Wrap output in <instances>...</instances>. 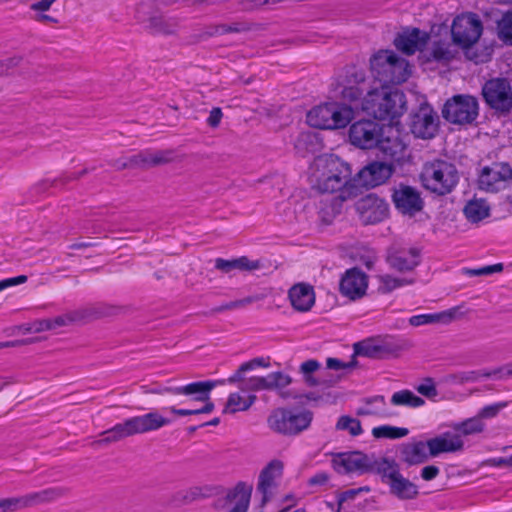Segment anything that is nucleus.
I'll return each mask as SVG.
<instances>
[{
	"label": "nucleus",
	"instance_id": "nucleus-56",
	"mask_svg": "<svg viewBox=\"0 0 512 512\" xmlns=\"http://www.w3.org/2000/svg\"><path fill=\"white\" fill-rule=\"evenodd\" d=\"M416 390L423 396L431 399L438 395L437 388L432 378H426L423 383L416 387Z\"/></svg>",
	"mask_w": 512,
	"mask_h": 512
},
{
	"label": "nucleus",
	"instance_id": "nucleus-26",
	"mask_svg": "<svg viewBox=\"0 0 512 512\" xmlns=\"http://www.w3.org/2000/svg\"><path fill=\"white\" fill-rule=\"evenodd\" d=\"M289 300L293 308L300 312L309 311L315 303V293L311 285L298 283L289 289Z\"/></svg>",
	"mask_w": 512,
	"mask_h": 512
},
{
	"label": "nucleus",
	"instance_id": "nucleus-42",
	"mask_svg": "<svg viewBox=\"0 0 512 512\" xmlns=\"http://www.w3.org/2000/svg\"><path fill=\"white\" fill-rule=\"evenodd\" d=\"M466 218L473 223H477L489 215V206L482 199L469 201L464 207Z\"/></svg>",
	"mask_w": 512,
	"mask_h": 512
},
{
	"label": "nucleus",
	"instance_id": "nucleus-29",
	"mask_svg": "<svg viewBox=\"0 0 512 512\" xmlns=\"http://www.w3.org/2000/svg\"><path fill=\"white\" fill-rule=\"evenodd\" d=\"M368 473H374L381 477L383 483L388 484L397 477L400 472V465L394 458L380 457L377 458L372 454L370 468Z\"/></svg>",
	"mask_w": 512,
	"mask_h": 512
},
{
	"label": "nucleus",
	"instance_id": "nucleus-40",
	"mask_svg": "<svg viewBox=\"0 0 512 512\" xmlns=\"http://www.w3.org/2000/svg\"><path fill=\"white\" fill-rule=\"evenodd\" d=\"M377 340L379 342V346L381 347V351L384 358H387L389 356H395L400 351H403L409 347V343L407 340L394 336L387 335Z\"/></svg>",
	"mask_w": 512,
	"mask_h": 512
},
{
	"label": "nucleus",
	"instance_id": "nucleus-58",
	"mask_svg": "<svg viewBox=\"0 0 512 512\" xmlns=\"http://www.w3.org/2000/svg\"><path fill=\"white\" fill-rule=\"evenodd\" d=\"M220 35L228 33H240L249 30V26L246 23H231V24H219Z\"/></svg>",
	"mask_w": 512,
	"mask_h": 512
},
{
	"label": "nucleus",
	"instance_id": "nucleus-43",
	"mask_svg": "<svg viewBox=\"0 0 512 512\" xmlns=\"http://www.w3.org/2000/svg\"><path fill=\"white\" fill-rule=\"evenodd\" d=\"M484 427V423L478 416L454 423L452 425L453 430L456 432L455 434H459L460 438H462V436H470L481 433L484 430Z\"/></svg>",
	"mask_w": 512,
	"mask_h": 512
},
{
	"label": "nucleus",
	"instance_id": "nucleus-55",
	"mask_svg": "<svg viewBox=\"0 0 512 512\" xmlns=\"http://www.w3.org/2000/svg\"><path fill=\"white\" fill-rule=\"evenodd\" d=\"M381 283L383 285V289L385 292H391L396 288H399L404 285H409L413 283L412 279L406 278H395L390 275H384L381 277Z\"/></svg>",
	"mask_w": 512,
	"mask_h": 512
},
{
	"label": "nucleus",
	"instance_id": "nucleus-38",
	"mask_svg": "<svg viewBox=\"0 0 512 512\" xmlns=\"http://www.w3.org/2000/svg\"><path fill=\"white\" fill-rule=\"evenodd\" d=\"M457 54V51L452 48V45L446 41H434L431 45L428 60L438 63L447 64L452 61Z\"/></svg>",
	"mask_w": 512,
	"mask_h": 512
},
{
	"label": "nucleus",
	"instance_id": "nucleus-49",
	"mask_svg": "<svg viewBox=\"0 0 512 512\" xmlns=\"http://www.w3.org/2000/svg\"><path fill=\"white\" fill-rule=\"evenodd\" d=\"M335 429L337 431H347L352 437H357L363 433L360 420L349 415H342L338 418Z\"/></svg>",
	"mask_w": 512,
	"mask_h": 512
},
{
	"label": "nucleus",
	"instance_id": "nucleus-39",
	"mask_svg": "<svg viewBox=\"0 0 512 512\" xmlns=\"http://www.w3.org/2000/svg\"><path fill=\"white\" fill-rule=\"evenodd\" d=\"M355 356H363L371 359H382L383 354L381 351V347L379 346V342L375 338H368L359 342L354 343L353 345Z\"/></svg>",
	"mask_w": 512,
	"mask_h": 512
},
{
	"label": "nucleus",
	"instance_id": "nucleus-44",
	"mask_svg": "<svg viewBox=\"0 0 512 512\" xmlns=\"http://www.w3.org/2000/svg\"><path fill=\"white\" fill-rule=\"evenodd\" d=\"M390 401L391 404L395 406H407L412 408L421 407L425 404L423 398L406 389L395 392Z\"/></svg>",
	"mask_w": 512,
	"mask_h": 512
},
{
	"label": "nucleus",
	"instance_id": "nucleus-4",
	"mask_svg": "<svg viewBox=\"0 0 512 512\" xmlns=\"http://www.w3.org/2000/svg\"><path fill=\"white\" fill-rule=\"evenodd\" d=\"M406 96L398 90L372 89L362 102V110L379 120H394L406 111Z\"/></svg>",
	"mask_w": 512,
	"mask_h": 512
},
{
	"label": "nucleus",
	"instance_id": "nucleus-36",
	"mask_svg": "<svg viewBox=\"0 0 512 512\" xmlns=\"http://www.w3.org/2000/svg\"><path fill=\"white\" fill-rule=\"evenodd\" d=\"M456 314L455 309H450L446 311H442L439 313H430V314H419L414 315L409 318V324L418 327L422 325L432 324V323H450Z\"/></svg>",
	"mask_w": 512,
	"mask_h": 512
},
{
	"label": "nucleus",
	"instance_id": "nucleus-30",
	"mask_svg": "<svg viewBox=\"0 0 512 512\" xmlns=\"http://www.w3.org/2000/svg\"><path fill=\"white\" fill-rule=\"evenodd\" d=\"M387 262L399 272L411 271L420 263V252L416 248L396 251L388 255Z\"/></svg>",
	"mask_w": 512,
	"mask_h": 512
},
{
	"label": "nucleus",
	"instance_id": "nucleus-2",
	"mask_svg": "<svg viewBox=\"0 0 512 512\" xmlns=\"http://www.w3.org/2000/svg\"><path fill=\"white\" fill-rule=\"evenodd\" d=\"M420 180L426 190L437 196H445L454 191L460 175L454 163L435 159L423 165Z\"/></svg>",
	"mask_w": 512,
	"mask_h": 512
},
{
	"label": "nucleus",
	"instance_id": "nucleus-60",
	"mask_svg": "<svg viewBox=\"0 0 512 512\" xmlns=\"http://www.w3.org/2000/svg\"><path fill=\"white\" fill-rule=\"evenodd\" d=\"M216 35H220L218 25L208 27L206 30L202 31L201 33L192 36V40L190 41V43H193V44L198 43V42L207 40L210 37H214Z\"/></svg>",
	"mask_w": 512,
	"mask_h": 512
},
{
	"label": "nucleus",
	"instance_id": "nucleus-61",
	"mask_svg": "<svg viewBox=\"0 0 512 512\" xmlns=\"http://www.w3.org/2000/svg\"><path fill=\"white\" fill-rule=\"evenodd\" d=\"M252 302H253V298L252 297H246V298L241 299V300L231 301V302H228L226 304H223V305L215 308L214 311L222 312V311H225V310H232V309L243 307V306H245L247 304H250Z\"/></svg>",
	"mask_w": 512,
	"mask_h": 512
},
{
	"label": "nucleus",
	"instance_id": "nucleus-59",
	"mask_svg": "<svg viewBox=\"0 0 512 512\" xmlns=\"http://www.w3.org/2000/svg\"><path fill=\"white\" fill-rule=\"evenodd\" d=\"M506 405V403H496L492 405H487L480 410L478 417L481 420L483 418H492L496 416L502 408L506 407Z\"/></svg>",
	"mask_w": 512,
	"mask_h": 512
},
{
	"label": "nucleus",
	"instance_id": "nucleus-24",
	"mask_svg": "<svg viewBox=\"0 0 512 512\" xmlns=\"http://www.w3.org/2000/svg\"><path fill=\"white\" fill-rule=\"evenodd\" d=\"M429 34L419 28L405 30L394 39L395 47L406 55H413L416 51H422L427 45Z\"/></svg>",
	"mask_w": 512,
	"mask_h": 512
},
{
	"label": "nucleus",
	"instance_id": "nucleus-28",
	"mask_svg": "<svg viewBox=\"0 0 512 512\" xmlns=\"http://www.w3.org/2000/svg\"><path fill=\"white\" fill-rule=\"evenodd\" d=\"M427 450L428 447L424 441L403 443L399 449L400 459L408 466L419 465L429 459L430 455Z\"/></svg>",
	"mask_w": 512,
	"mask_h": 512
},
{
	"label": "nucleus",
	"instance_id": "nucleus-1",
	"mask_svg": "<svg viewBox=\"0 0 512 512\" xmlns=\"http://www.w3.org/2000/svg\"><path fill=\"white\" fill-rule=\"evenodd\" d=\"M319 162L323 163L325 169L317 183L321 193L338 192V198L343 201L358 195L355 177H351L352 172L347 163L334 155L320 159Z\"/></svg>",
	"mask_w": 512,
	"mask_h": 512
},
{
	"label": "nucleus",
	"instance_id": "nucleus-15",
	"mask_svg": "<svg viewBox=\"0 0 512 512\" xmlns=\"http://www.w3.org/2000/svg\"><path fill=\"white\" fill-rule=\"evenodd\" d=\"M384 134V128L373 120L362 119L354 122L349 128V140L360 149L375 148Z\"/></svg>",
	"mask_w": 512,
	"mask_h": 512
},
{
	"label": "nucleus",
	"instance_id": "nucleus-19",
	"mask_svg": "<svg viewBox=\"0 0 512 512\" xmlns=\"http://www.w3.org/2000/svg\"><path fill=\"white\" fill-rule=\"evenodd\" d=\"M394 172L391 163L374 161L363 167L355 176L358 194L363 187H376L385 183Z\"/></svg>",
	"mask_w": 512,
	"mask_h": 512
},
{
	"label": "nucleus",
	"instance_id": "nucleus-47",
	"mask_svg": "<svg viewBox=\"0 0 512 512\" xmlns=\"http://www.w3.org/2000/svg\"><path fill=\"white\" fill-rule=\"evenodd\" d=\"M408 434L409 430L407 428L391 425H381L372 429V436L376 439H400Z\"/></svg>",
	"mask_w": 512,
	"mask_h": 512
},
{
	"label": "nucleus",
	"instance_id": "nucleus-37",
	"mask_svg": "<svg viewBox=\"0 0 512 512\" xmlns=\"http://www.w3.org/2000/svg\"><path fill=\"white\" fill-rule=\"evenodd\" d=\"M331 102L318 105L307 113V123L315 128L330 129Z\"/></svg>",
	"mask_w": 512,
	"mask_h": 512
},
{
	"label": "nucleus",
	"instance_id": "nucleus-21",
	"mask_svg": "<svg viewBox=\"0 0 512 512\" xmlns=\"http://www.w3.org/2000/svg\"><path fill=\"white\" fill-rule=\"evenodd\" d=\"M367 287V275L356 267L348 269L342 276L339 284L340 293L350 300L362 298L366 293Z\"/></svg>",
	"mask_w": 512,
	"mask_h": 512
},
{
	"label": "nucleus",
	"instance_id": "nucleus-54",
	"mask_svg": "<svg viewBox=\"0 0 512 512\" xmlns=\"http://www.w3.org/2000/svg\"><path fill=\"white\" fill-rule=\"evenodd\" d=\"M235 384L243 392L261 391L260 377L257 376L246 377L245 373H241V379L237 380Z\"/></svg>",
	"mask_w": 512,
	"mask_h": 512
},
{
	"label": "nucleus",
	"instance_id": "nucleus-14",
	"mask_svg": "<svg viewBox=\"0 0 512 512\" xmlns=\"http://www.w3.org/2000/svg\"><path fill=\"white\" fill-rule=\"evenodd\" d=\"M391 198L396 210L410 217L421 212L425 204L421 192L416 187L404 183L393 187Z\"/></svg>",
	"mask_w": 512,
	"mask_h": 512
},
{
	"label": "nucleus",
	"instance_id": "nucleus-57",
	"mask_svg": "<svg viewBox=\"0 0 512 512\" xmlns=\"http://www.w3.org/2000/svg\"><path fill=\"white\" fill-rule=\"evenodd\" d=\"M358 364L356 359H352L349 362H343L337 358H327L326 360V367L331 370H344V369H352L356 367Z\"/></svg>",
	"mask_w": 512,
	"mask_h": 512
},
{
	"label": "nucleus",
	"instance_id": "nucleus-34",
	"mask_svg": "<svg viewBox=\"0 0 512 512\" xmlns=\"http://www.w3.org/2000/svg\"><path fill=\"white\" fill-rule=\"evenodd\" d=\"M320 368V363L317 360L310 359L303 362L300 366V372L303 374L306 384L310 387L325 385L331 387L337 383L339 377L330 379L315 378L311 374Z\"/></svg>",
	"mask_w": 512,
	"mask_h": 512
},
{
	"label": "nucleus",
	"instance_id": "nucleus-35",
	"mask_svg": "<svg viewBox=\"0 0 512 512\" xmlns=\"http://www.w3.org/2000/svg\"><path fill=\"white\" fill-rule=\"evenodd\" d=\"M354 112L350 106L331 102L330 129H340L346 127L353 119Z\"/></svg>",
	"mask_w": 512,
	"mask_h": 512
},
{
	"label": "nucleus",
	"instance_id": "nucleus-25",
	"mask_svg": "<svg viewBox=\"0 0 512 512\" xmlns=\"http://www.w3.org/2000/svg\"><path fill=\"white\" fill-rule=\"evenodd\" d=\"M426 444L430 457L461 451L464 448V442L460 435L449 431L427 440Z\"/></svg>",
	"mask_w": 512,
	"mask_h": 512
},
{
	"label": "nucleus",
	"instance_id": "nucleus-13",
	"mask_svg": "<svg viewBox=\"0 0 512 512\" xmlns=\"http://www.w3.org/2000/svg\"><path fill=\"white\" fill-rule=\"evenodd\" d=\"M152 5L150 3H140L136 7L135 18L139 22H147L145 28L151 34H161L165 36L175 35L180 27V19L177 17H163L150 15Z\"/></svg>",
	"mask_w": 512,
	"mask_h": 512
},
{
	"label": "nucleus",
	"instance_id": "nucleus-11",
	"mask_svg": "<svg viewBox=\"0 0 512 512\" xmlns=\"http://www.w3.org/2000/svg\"><path fill=\"white\" fill-rule=\"evenodd\" d=\"M512 183V167L506 162H495L484 166L478 175L480 190L497 193Z\"/></svg>",
	"mask_w": 512,
	"mask_h": 512
},
{
	"label": "nucleus",
	"instance_id": "nucleus-33",
	"mask_svg": "<svg viewBox=\"0 0 512 512\" xmlns=\"http://www.w3.org/2000/svg\"><path fill=\"white\" fill-rule=\"evenodd\" d=\"M261 266L259 260L252 261L246 256L230 260L223 258H217L215 260V268L223 273H230L232 270L253 271L261 268Z\"/></svg>",
	"mask_w": 512,
	"mask_h": 512
},
{
	"label": "nucleus",
	"instance_id": "nucleus-48",
	"mask_svg": "<svg viewBox=\"0 0 512 512\" xmlns=\"http://www.w3.org/2000/svg\"><path fill=\"white\" fill-rule=\"evenodd\" d=\"M270 366L269 358L265 359L263 357L253 358L250 361L242 363L239 368L232 374L226 381L229 384L236 383L237 380L241 379V373H246L251 371L257 367L268 368Z\"/></svg>",
	"mask_w": 512,
	"mask_h": 512
},
{
	"label": "nucleus",
	"instance_id": "nucleus-12",
	"mask_svg": "<svg viewBox=\"0 0 512 512\" xmlns=\"http://www.w3.org/2000/svg\"><path fill=\"white\" fill-rule=\"evenodd\" d=\"M482 95L490 108L506 114L512 109V90L510 82L505 78L488 80L483 88Z\"/></svg>",
	"mask_w": 512,
	"mask_h": 512
},
{
	"label": "nucleus",
	"instance_id": "nucleus-23",
	"mask_svg": "<svg viewBox=\"0 0 512 512\" xmlns=\"http://www.w3.org/2000/svg\"><path fill=\"white\" fill-rule=\"evenodd\" d=\"M376 147L393 162L401 164L406 157L407 145L397 130L389 128L387 134L384 132Z\"/></svg>",
	"mask_w": 512,
	"mask_h": 512
},
{
	"label": "nucleus",
	"instance_id": "nucleus-27",
	"mask_svg": "<svg viewBox=\"0 0 512 512\" xmlns=\"http://www.w3.org/2000/svg\"><path fill=\"white\" fill-rule=\"evenodd\" d=\"M283 463L280 460L270 461L260 472L257 490L262 494V505L269 500V490L274 485L276 477L281 476Z\"/></svg>",
	"mask_w": 512,
	"mask_h": 512
},
{
	"label": "nucleus",
	"instance_id": "nucleus-64",
	"mask_svg": "<svg viewBox=\"0 0 512 512\" xmlns=\"http://www.w3.org/2000/svg\"><path fill=\"white\" fill-rule=\"evenodd\" d=\"M117 308L108 305H98L92 309V314L96 317L111 316L117 313Z\"/></svg>",
	"mask_w": 512,
	"mask_h": 512
},
{
	"label": "nucleus",
	"instance_id": "nucleus-10",
	"mask_svg": "<svg viewBox=\"0 0 512 512\" xmlns=\"http://www.w3.org/2000/svg\"><path fill=\"white\" fill-rule=\"evenodd\" d=\"M66 493L63 487H51L19 497L0 499V512H15L28 507L52 502Z\"/></svg>",
	"mask_w": 512,
	"mask_h": 512
},
{
	"label": "nucleus",
	"instance_id": "nucleus-41",
	"mask_svg": "<svg viewBox=\"0 0 512 512\" xmlns=\"http://www.w3.org/2000/svg\"><path fill=\"white\" fill-rule=\"evenodd\" d=\"M261 391L262 390H282L291 384L292 379L289 375L283 372L276 371L269 373L265 377H260Z\"/></svg>",
	"mask_w": 512,
	"mask_h": 512
},
{
	"label": "nucleus",
	"instance_id": "nucleus-17",
	"mask_svg": "<svg viewBox=\"0 0 512 512\" xmlns=\"http://www.w3.org/2000/svg\"><path fill=\"white\" fill-rule=\"evenodd\" d=\"M371 92L372 89L363 70L351 67L346 71L341 91L343 100L350 103L360 102L362 104L365 96H368V93Z\"/></svg>",
	"mask_w": 512,
	"mask_h": 512
},
{
	"label": "nucleus",
	"instance_id": "nucleus-63",
	"mask_svg": "<svg viewBox=\"0 0 512 512\" xmlns=\"http://www.w3.org/2000/svg\"><path fill=\"white\" fill-rule=\"evenodd\" d=\"M48 330H53V326L50 323L49 319L37 320L34 323H32L29 328L26 329V331L36 332V333L48 331Z\"/></svg>",
	"mask_w": 512,
	"mask_h": 512
},
{
	"label": "nucleus",
	"instance_id": "nucleus-46",
	"mask_svg": "<svg viewBox=\"0 0 512 512\" xmlns=\"http://www.w3.org/2000/svg\"><path fill=\"white\" fill-rule=\"evenodd\" d=\"M496 377L495 369L493 370H477V371H463L449 376L450 381L457 384H464L467 382H476L480 378Z\"/></svg>",
	"mask_w": 512,
	"mask_h": 512
},
{
	"label": "nucleus",
	"instance_id": "nucleus-16",
	"mask_svg": "<svg viewBox=\"0 0 512 512\" xmlns=\"http://www.w3.org/2000/svg\"><path fill=\"white\" fill-rule=\"evenodd\" d=\"M439 118L432 106L427 103L421 104L411 114V133L420 139H432L438 131Z\"/></svg>",
	"mask_w": 512,
	"mask_h": 512
},
{
	"label": "nucleus",
	"instance_id": "nucleus-53",
	"mask_svg": "<svg viewBox=\"0 0 512 512\" xmlns=\"http://www.w3.org/2000/svg\"><path fill=\"white\" fill-rule=\"evenodd\" d=\"M314 138V135L311 133H300L294 143L296 152L302 157H305L307 153L312 151V147L314 146Z\"/></svg>",
	"mask_w": 512,
	"mask_h": 512
},
{
	"label": "nucleus",
	"instance_id": "nucleus-62",
	"mask_svg": "<svg viewBox=\"0 0 512 512\" xmlns=\"http://www.w3.org/2000/svg\"><path fill=\"white\" fill-rule=\"evenodd\" d=\"M78 319L77 313H71L65 316H57L53 319H49L53 326V329L67 325L68 323L74 322Z\"/></svg>",
	"mask_w": 512,
	"mask_h": 512
},
{
	"label": "nucleus",
	"instance_id": "nucleus-51",
	"mask_svg": "<svg viewBox=\"0 0 512 512\" xmlns=\"http://www.w3.org/2000/svg\"><path fill=\"white\" fill-rule=\"evenodd\" d=\"M498 38L506 45H512V10L505 12L497 21Z\"/></svg>",
	"mask_w": 512,
	"mask_h": 512
},
{
	"label": "nucleus",
	"instance_id": "nucleus-5",
	"mask_svg": "<svg viewBox=\"0 0 512 512\" xmlns=\"http://www.w3.org/2000/svg\"><path fill=\"white\" fill-rule=\"evenodd\" d=\"M373 77L381 85H397L405 82L409 75L408 61L391 50H381L370 59Z\"/></svg>",
	"mask_w": 512,
	"mask_h": 512
},
{
	"label": "nucleus",
	"instance_id": "nucleus-22",
	"mask_svg": "<svg viewBox=\"0 0 512 512\" xmlns=\"http://www.w3.org/2000/svg\"><path fill=\"white\" fill-rule=\"evenodd\" d=\"M129 169H149L174 160L173 150H143L127 157Z\"/></svg>",
	"mask_w": 512,
	"mask_h": 512
},
{
	"label": "nucleus",
	"instance_id": "nucleus-45",
	"mask_svg": "<svg viewBox=\"0 0 512 512\" xmlns=\"http://www.w3.org/2000/svg\"><path fill=\"white\" fill-rule=\"evenodd\" d=\"M255 395H249L247 399L241 397L239 393H231L228 397L224 413H235L248 410L256 401Z\"/></svg>",
	"mask_w": 512,
	"mask_h": 512
},
{
	"label": "nucleus",
	"instance_id": "nucleus-52",
	"mask_svg": "<svg viewBox=\"0 0 512 512\" xmlns=\"http://www.w3.org/2000/svg\"><path fill=\"white\" fill-rule=\"evenodd\" d=\"M364 405L360 406L356 410L357 416H386V414L380 410L373 408L372 405L380 402L382 405H385V397L382 395H376L372 397L364 398Z\"/></svg>",
	"mask_w": 512,
	"mask_h": 512
},
{
	"label": "nucleus",
	"instance_id": "nucleus-32",
	"mask_svg": "<svg viewBox=\"0 0 512 512\" xmlns=\"http://www.w3.org/2000/svg\"><path fill=\"white\" fill-rule=\"evenodd\" d=\"M388 485L390 493L400 500H413L419 495L418 486L401 473Z\"/></svg>",
	"mask_w": 512,
	"mask_h": 512
},
{
	"label": "nucleus",
	"instance_id": "nucleus-50",
	"mask_svg": "<svg viewBox=\"0 0 512 512\" xmlns=\"http://www.w3.org/2000/svg\"><path fill=\"white\" fill-rule=\"evenodd\" d=\"M146 394H172V395H183V394H197L199 387L194 384H186L177 387H155L147 389L145 386L142 387Z\"/></svg>",
	"mask_w": 512,
	"mask_h": 512
},
{
	"label": "nucleus",
	"instance_id": "nucleus-9",
	"mask_svg": "<svg viewBox=\"0 0 512 512\" xmlns=\"http://www.w3.org/2000/svg\"><path fill=\"white\" fill-rule=\"evenodd\" d=\"M226 382H227L226 380H221V381L206 380V381L191 382L190 384H194L199 387V391L196 392L197 394H183L184 396L187 397V399L180 401V404H191L194 402H203L204 406H202L201 408H195V409H183V408H176L174 406H170V407L164 408L163 410L169 411L170 413H172L176 416H189V415L211 413L215 408L214 403L210 400L211 391L218 384H224Z\"/></svg>",
	"mask_w": 512,
	"mask_h": 512
},
{
	"label": "nucleus",
	"instance_id": "nucleus-7",
	"mask_svg": "<svg viewBox=\"0 0 512 512\" xmlns=\"http://www.w3.org/2000/svg\"><path fill=\"white\" fill-rule=\"evenodd\" d=\"M479 115L477 98L471 95L458 94L449 98L443 108V118L455 125H470Z\"/></svg>",
	"mask_w": 512,
	"mask_h": 512
},
{
	"label": "nucleus",
	"instance_id": "nucleus-8",
	"mask_svg": "<svg viewBox=\"0 0 512 512\" xmlns=\"http://www.w3.org/2000/svg\"><path fill=\"white\" fill-rule=\"evenodd\" d=\"M483 24L476 13L458 15L452 23L451 35L453 43L462 49H469L480 38Z\"/></svg>",
	"mask_w": 512,
	"mask_h": 512
},
{
	"label": "nucleus",
	"instance_id": "nucleus-6",
	"mask_svg": "<svg viewBox=\"0 0 512 512\" xmlns=\"http://www.w3.org/2000/svg\"><path fill=\"white\" fill-rule=\"evenodd\" d=\"M172 420L163 417L156 411L144 415L135 416L118 423L112 428L104 431L105 437L101 440L103 443L117 442L123 438L136 434H144L156 431L164 426L171 424Z\"/></svg>",
	"mask_w": 512,
	"mask_h": 512
},
{
	"label": "nucleus",
	"instance_id": "nucleus-31",
	"mask_svg": "<svg viewBox=\"0 0 512 512\" xmlns=\"http://www.w3.org/2000/svg\"><path fill=\"white\" fill-rule=\"evenodd\" d=\"M253 486L245 482H238L226 495L228 503L236 502L229 512H247Z\"/></svg>",
	"mask_w": 512,
	"mask_h": 512
},
{
	"label": "nucleus",
	"instance_id": "nucleus-20",
	"mask_svg": "<svg viewBox=\"0 0 512 512\" xmlns=\"http://www.w3.org/2000/svg\"><path fill=\"white\" fill-rule=\"evenodd\" d=\"M371 457L372 454H365L361 451L336 453L332 458V467L339 474L368 473Z\"/></svg>",
	"mask_w": 512,
	"mask_h": 512
},
{
	"label": "nucleus",
	"instance_id": "nucleus-3",
	"mask_svg": "<svg viewBox=\"0 0 512 512\" xmlns=\"http://www.w3.org/2000/svg\"><path fill=\"white\" fill-rule=\"evenodd\" d=\"M314 414L311 410L299 407H278L267 417V426L275 434L296 437L308 430Z\"/></svg>",
	"mask_w": 512,
	"mask_h": 512
},
{
	"label": "nucleus",
	"instance_id": "nucleus-18",
	"mask_svg": "<svg viewBox=\"0 0 512 512\" xmlns=\"http://www.w3.org/2000/svg\"><path fill=\"white\" fill-rule=\"evenodd\" d=\"M355 209L365 224H375L383 221L389 213V205L378 195L369 193L357 200Z\"/></svg>",
	"mask_w": 512,
	"mask_h": 512
}]
</instances>
